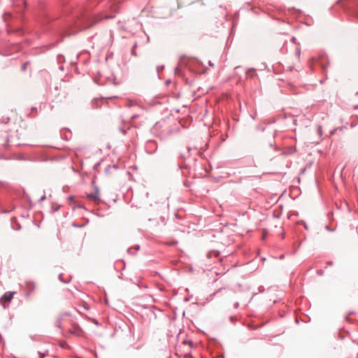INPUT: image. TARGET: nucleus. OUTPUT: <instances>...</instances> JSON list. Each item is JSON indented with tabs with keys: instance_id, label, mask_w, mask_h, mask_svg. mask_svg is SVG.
I'll list each match as a JSON object with an SVG mask.
<instances>
[{
	"instance_id": "obj_1",
	"label": "nucleus",
	"mask_w": 358,
	"mask_h": 358,
	"mask_svg": "<svg viewBox=\"0 0 358 358\" xmlns=\"http://www.w3.org/2000/svg\"><path fill=\"white\" fill-rule=\"evenodd\" d=\"M87 198L95 203L99 201V192L98 190H95L94 192L88 194Z\"/></svg>"
},
{
	"instance_id": "obj_7",
	"label": "nucleus",
	"mask_w": 358,
	"mask_h": 358,
	"mask_svg": "<svg viewBox=\"0 0 358 358\" xmlns=\"http://www.w3.org/2000/svg\"><path fill=\"white\" fill-rule=\"evenodd\" d=\"M357 18H358V14H357Z\"/></svg>"
},
{
	"instance_id": "obj_5",
	"label": "nucleus",
	"mask_w": 358,
	"mask_h": 358,
	"mask_svg": "<svg viewBox=\"0 0 358 358\" xmlns=\"http://www.w3.org/2000/svg\"><path fill=\"white\" fill-rule=\"evenodd\" d=\"M133 102L131 101H128V106H131Z\"/></svg>"
},
{
	"instance_id": "obj_4",
	"label": "nucleus",
	"mask_w": 358,
	"mask_h": 358,
	"mask_svg": "<svg viewBox=\"0 0 358 358\" xmlns=\"http://www.w3.org/2000/svg\"><path fill=\"white\" fill-rule=\"evenodd\" d=\"M184 343H185V344H188V345H192V341H184Z\"/></svg>"
},
{
	"instance_id": "obj_2",
	"label": "nucleus",
	"mask_w": 358,
	"mask_h": 358,
	"mask_svg": "<svg viewBox=\"0 0 358 358\" xmlns=\"http://www.w3.org/2000/svg\"><path fill=\"white\" fill-rule=\"evenodd\" d=\"M13 294H14V292H6L3 294V296H2V298L1 299V302L2 303H3L5 302L9 303L13 299Z\"/></svg>"
},
{
	"instance_id": "obj_6",
	"label": "nucleus",
	"mask_w": 358,
	"mask_h": 358,
	"mask_svg": "<svg viewBox=\"0 0 358 358\" xmlns=\"http://www.w3.org/2000/svg\"><path fill=\"white\" fill-rule=\"evenodd\" d=\"M304 227H305L306 229H308V228H307V227H306V225L305 224H304Z\"/></svg>"
},
{
	"instance_id": "obj_3",
	"label": "nucleus",
	"mask_w": 358,
	"mask_h": 358,
	"mask_svg": "<svg viewBox=\"0 0 358 358\" xmlns=\"http://www.w3.org/2000/svg\"><path fill=\"white\" fill-rule=\"evenodd\" d=\"M317 133L320 136L322 135V127L320 125L317 127Z\"/></svg>"
}]
</instances>
